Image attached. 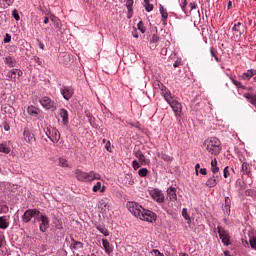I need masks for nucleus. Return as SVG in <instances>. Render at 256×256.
<instances>
[{"mask_svg": "<svg viewBox=\"0 0 256 256\" xmlns=\"http://www.w3.org/2000/svg\"><path fill=\"white\" fill-rule=\"evenodd\" d=\"M155 88L160 89L161 95L164 97L166 103H168V105L173 110L175 117H181V114L183 113V105L181 104V102H179V98L173 95L171 93V90H169L166 86H164L163 83L159 81L155 84Z\"/></svg>", "mask_w": 256, "mask_h": 256, "instance_id": "obj_1", "label": "nucleus"}, {"mask_svg": "<svg viewBox=\"0 0 256 256\" xmlns=\"http://www.w3.org/2000/svg\"><path fill=\"white\" fill-rule=\"evenodd\" d=\"M127 207L128 211H130L134 217H137V219H141V221H147L148 223H155V221H157V214L143 208V206L137 202H128Z\"/></svg>", "mask_w": 256, "mask_h": 256, "instance_id": "obj_2", "label": "nucleus"}, {"mask_svg": "<svg viewBox=\"0 0 256 256\" xmlns=\"http://www.w3.org/2000/svg\"><path fill=\"white\" fill-rule=\"evenodd\" d=\"M203 147L206 149L210 155L217 156L221 153L223 150V147L221 146V140L217 137H208L203 142Z\"/></svg>", "mask_w": 256, "mask_h": 256, "instance_id": "obj_3", "label": "nucleus"}, {"mask_svg": "<svg viewBox=\"0 0 256 256\" xmlns=\"http://www.w3.org/2000/svg\"><path fill=\"white\" fill-rule=\"evenodd\" d=\"M74 175L77 181H80L82 183H92V181H101V174L95 171L85 172L81 169H76Z\"/></svg>", "mask_w": 256, "mask_h": 256, "instance_id": "obj_4", "label": "nucleus"}, {"mask_svg": "<svg viewBox=\"0 0 256 256\" xmlns=\"http://www.w3.org/2000/svg\"><path fill=\"white\" fill-rule=\"evenodd\" d=\"M44 133L50 139V141L54 144L59 143L61 139V133L57 128L49 125L44 128Z\"/></svg>", "mask_w": 256, "mask_h": 256, "instance_id": "obj_5", "label": "nucleus"}, {"mask_svg": "<svg viewBox=\"0 0 256 256\" xmlns=\"http://www.w3.org/2000/svg\"><path fill=\"white\" fill-rule=\"evenodd\" d=\"M39 103L46 111H57V102L49 96L40 97Z\"/></svg>", "mask_w": 256, "mask_h": 256, "instance_id": "obj_6", "label": "nucleus"}, {"mask_svg": "<svg viewBox=\"0 0 256 256\" xmlns=\"http://www.w3.org/2000/svg\"><path fill=\"white\" fill-rule=\"evenodd\" d=\"M217 231L223 245L229 247L231 245V234L229 231L223 228V226H217Z\"/></svg>", "mask_w": 256, "mask_h": 256, "instance_id": "obj_7", "label": "nucleus"}, {"mask_svg": "<svg viewBox=\"0 0 256 256\" xmlns=\"http://www.w3.org/2000/svg\"><path fill=\"white\" fill-rule=\"evenodd\" d=\"M40 213H41V211H39L38 209L26 210L22 216L23 223H29V221H31L33 219V217H34V219L37 220V217H39Z\"/></svg>", "mask_w": 256, "mask_h": 256, "instance_id": "obj_8", "label": "nucleus"}, {"mask_svg": "<svg viewBox=\"0 0 256 256\" xmlns=\"http://www.w3.org/2000/svg\"><path fill=\"white\" fill-rule=\"evenodd\" d=\"M149 195L156 203H165V194H163V191L154 188L149 191Z\"/></svg>", "mask_w": 256, "mask_h": 256, "instance_id": "obj_9", "label": "nucleus"}, {"mask_svg": "<svg viewBox=\"0 0 256 256\" xmlns=\"http://www.w3.org/2000/svg\"><path fill=\"white\" fill-rule=\"evenodd\" d=\"M36 221L40 223L39 228L42 233H45V231L49 229V217H47L46 215L40 212L36 218Z\"/></svg>", "mask_w": 256, "mask_h": 256, "instance_id": "obj_10", "label": "nucleus"}, {"mask_svg": "<svg viewBox=\"0 0 256 256\" xmlns=\"http://www.w3.org/2000/svg\"><path fill=\"white\" fill-rule=\"evenodd\" d=\"M60 93L66 101H69L73 95H75V89H73L71 86H62L60 88Z\"/></svg>", "mask_w": 256, "mask_h": 256, "instance_id": "obj_11", "label": "nucleus"}, {"mask_svg": "<svg viewBox=\"0 0 256 256\" xmlns=\"http://www.w3.org/2000/svg\"><path fill=\"white\" fill-rule=\"evenodd\" d=\"M23 137L26 143H29L30 145L37 141V139L35 138V134L33 133V131H31V129H29V127L24 128Z\"/></svg>", "mask_w": 256, "mask_h": 256, "instance_id": "obj_12", "label": "nucleus"}, {"mask_svg": "<svg viewBox=\"0 0 256 256\" xmlns=\"http://www.w3.org/2000/svg\"><path fill=\"white\" fill-rule=\"evenodd\" d=\"M219 181H221V176L213 174L211 177L207 179L205 185L206 187H209V189H213V187H217Z\"/></svg>", "mask_w": 256, "mask_h": 256, "instance_id": "obj_13", "label": "nucleus"}, {"mask_svg": "<svg viewBox=\"0 0 256 256\" xmlns=\"http://www.w3.org/2000/svg\"><path fill=\"white\" fill-rule=\"evenodd\" d=\"M6 77L10 81H13L15 83V81H17L19 77H23V71H21L20 69L14 68L7 73Z\"/></svg>", "mask_w": 256, "mask_h": 256, "instance_id": "obj_14", "label": "nucleus"}, {"mask_svg": "<svg viewBox=\"0 0 256 256\" xmlns=\"http://www.w3.org/2000/svg\"><path fill=\"white\" fill-rule=\"evenodd\" d=\"M134 156L136 157V159H138L140 165L142 166L149 165V159L145 157V154H143L141 150L135 151Z\"/></svg>", "mask_w": 256, "mask_h": 256, "instance_id": "obj_15", "label": "nucleus"}, {"mask_svg": "<svg viewBox=\"0 0 256 256\" xmlns=\"http://www.w3.org/2000/svg\"><path fill=\"white\" fill-rule=\"evenodd\" d=\"M256 75V69H249L246 72L242 73V75H240V79L242 81H251L252 77H255Z\"/></svg>", "mask_w": 256, "mask_h": 256, "instance_id": "obj_16", "label": "nucleus"}, {"mask_svg": "<svg viewBox=\"0 0 256 256\" xmlns=\"http://www.w3.org/2000/svg\"><path fill=\"white\" fill-rule=\"evenodd\" d=\"M167 197L169 201L175 202L177 201V188L170 186L167 190Z\"/></svg>", "mask_w": 256, "mask_h": 256, "instance_id": "obj_17", "label": "nucleus"}, {"mask_svg": "<svg viewBox=\"0 0 256 256\" xmlns=\"http://www.w3.org/2000/svg\"><path fill=\"white\" fill-rule=\"evenodd\" d=\"M0 153H4L5 155H9V153H11V141L0 143Z\"/></svg>", "mask_w": 256, "mask_h": 256, "instance_id": "obj_18", "label": "nucleus"}, {"mask_svg": "<svg viewBox=\"0 0 256 256\" xmlns=\"http://www.w3.org/2000/svg\"><path fill=\"white\" fill-rule=\"evenodd\" d=\"M102 247H103L106 255H111V253H113V245L109 242V240L103 238L102 239Z\"/></svg>", "mask_w": 256, "mask_h": 256, "instance_id": "obj_19", "label": "nucleus"}, {"mask_svg": "<svg viewBox=\"0 0 256 256\" xmlns=\"http://www.w3.org/2000/svg\"><path fill=\"white\" fill-rule=\"evenodd\" d=\"M27 113L31 117H39V113H41V109L37 108V106L30 105L27 108Z\"/></svg>", "mask_w": 256, "mask_h": 256, "instance_id": "obj_20", "label": "nucleus"}, {"mask_svg": "<svg viewBox=\"0 0 256 256\" xmlns=\"http://www.w3.org/2000/svg\"><path fill=\"white\" fill-rule=\"evenodd\" d=\"M59 115L63 125H69V112L65 108L60 109Z\"/></svg>", "mask_w": 256, "mask_h": 256, "instance_id": "obj_21", "label": "nucleus"}, {"mask_svg": "<svg viewBox=\"0 0 256 256\" xmlns=\"http://www.w3.org/2000/svg\"><path fill=\"white\" fill-rule=\"evenodd\" d=\"M10 219V216H0V229H8Z\"/></svg>", "mask_w": 256, "mask_h": 256, "instance_id": "obj_22", "label": "nucleus"}, {"mask_svg": "<svg viewBox=\"0 0 256 256\" xmlns=\"http://www.w3.org/2000/svg\"><path fill=\"white\" fill-rule=\"evenodd\" d=\"M244 175H247L248 177H253V174L251 173V166L249 163L243 162L241 167Z\"/></svg>", "mask_w": 256, "mask_h": 256, "instance_id": "obj_23", "label": "nucleus"}, {"mask_svg": "<svg viewBox=\"0 0 256 256\" xmlns=\"http://www.w3.org/2000/svg\"><path fill=\"white\" fill-rule=\"evenodd\" d=\"M135 2L133 0H127L126 1V7H127V10H128V13H127V17L128 19H131V17H133V4Z\"/></svg>", "mask_w": 256, "mask_h": 256, "instance_id": "obj_24", "label": "nucleus"}, {"mask_svg": "<svg viewBox=\"0 0 256 256\" xmlns=\"http://www.w3.org/2000/svg\"><path fill=\"white\" fill-rule=\"evenodd\" d=\"M244 97H245V99H247L248 102L251 103V105L256 107V94H254V93H245Z\"/></svg>", "mask_w": 256, "mask_h": 256, "instance_id": "obj_25", "label": "nucleus"}, {"mask_svg": "<svg viewBox=\"0 0 256 256\" xmlns=\"http://www.w3.org/2000/svg\"><path fill=\"white\" fill-rule=\"evenodd\" d=\"M105 189H106L105 185H103L101 182H97V183L93 186L92 191H93L94 193H97L98 191H100V193H105Z\"/></svg>", "mask_w": 256, "mask_h": 256, "instance_id": "obj_26", "label": "nucleus"}, {"mask_svg": "<svg viewBox=\"0 0 256 256\" xmlns=\"http://www.w3.org/2000/svg\"><path fill=\"white\" fill-rule=\"evenodd\" d=\"M160 14L162 17L163 25H167V19L169 17V14L167 13V9H165L163 6H160Z\"/></svg>", "mask_w": 256, "mask_h": 256, "instance_id": "obj_27", "label": "nucleus"}, {"mask_svg": "<svg viewBox=\"0 0 256 256\" xmlns=\"http://www.w3.org/2000/svg\"><path fill=\"white\" fill-rule=\"evenodd\" d=\"M13 3H15V0H0V7L1 9H8Z\"/></svg>", "mask_w": 256, "mask_h": 256, "instance_id": "obj_28", "label": "nucleus"}, {"mask_svg": "<svg viewBox=\"0 0 256 256\" xmlns=\"http://www.w3.org/2000/svg\"><path fill=\"white\" fill-rule=\"evenodd\" d=\"M211 172L213 173V175H217V173H219V166H217V158H214L211 161Z\"/></svg>", "mask_w": 256, "mask_h": 256, "instance_id": "obj_29", "label": "nucleus"}, {"mask_svg": "<svg viewBox=\"0 0 256 256\" xmlns=\"http://www.w3.org/2000/svg\"><path fill=\"white\" fill-rule=\"evenodd\" d=\"M157 43H159V36L157 34H154L150 38V47H151V49H155L157 47Z\"/></svg>", "mask_w": 256, "mask_h": 256, "instance_id": "obj_30", "label": "nucleus"}, {"mask_svg": "<svg viewBox=\"0 0 256 256\" xmlns=\"http://www.w3.org/2000/svg\"><path fill=\"white\" fill-rule=\"evenodd\" d=\"M99 208L102 211H105L106 209H109V201L107 200V198H104V199L99 201Z\"/></svg>", "mask_w": 256, "mask_h": 256, "instance_id": "obj_31", "label": "nucleus"}, {"mask_svg": "<svg viewBox=\"0 0 256 256\" xmlns=\"http://www.w3.org/2000/svg\"><path fill=\"white\" fill-rule=\"evenodd\" d=\"M231 171L232 173H235V169L230 168L229 166H226L223 170V177L224 179H228V177H231Z\"/></svg>", "mask_w": 256, "mask_h": 256, "instance_id": "obj_32", "label": "nucleus"}, {"mask_svg": "<svg viewBox=\"0 0 256 256\" xmlns=\"http://www.w3.org/2000/svg\"><path fill=\"white\" fill-rule=\"evenodd\" d=\"M242 27H243V23L241 22L235 23L234 26L232 27V31H234V33H239V35H243V32H241Z\"/></svg>", "mask_w": 256, "mask_h": 256, "instance_id": "obj_33", "label": "nucleus"}, {"mask_svg": "<svg viewBox=\"0 0 256 256\" xmlns=\"http://www.w3.org/2000/svg\"><path fill=\"white\" fill-rule=\"evenodd\" d=\"M5 65H8V67H15V59L13 57L8 56L4 59Z\"/></svg>", "mask_w": 256, "mask_h": 256, "instance_id": "obj_34", "label": "nucleus"}, {"mask_svg": "<svg viewBox=\"0 0 256 256\" xmlns=\"http://www.w3.org/2000/svg\"><path fill=\"white\" fill-rule=\"evenodd\" d=\"M96 229L105 237H109V230L101 225L96 226Z\"/></svg>", "mask_w": 256, "mask_h": 256, "instance_id": "obj_35", "label": "nucleus"}, {"mask_svg": "<svg viewBox=\"0 0 256 256\" xmlns=\"http://www.w3.org/2000/svg\"><path fill=\"white\" fill-rule=\"evenodd\" d=\"M58 165H59V167H69V161H67V159L61 157L58 159Z\"/></svg>", "mask_w": 256, "mask_h": 256, "instance_id": "obj_36", "label": "nucleus"}, {"mask_svg": "<svg viewBox=\"0 0 256 256\" xmlns=\"http://www.w3.org/2000/svg\"><path fill=\"white\" fill-rule=\"evenodd\" d=\"M144 7L148 13L153 10V4H151L150 0H144Z\"/></svg>", "mask_w": 256, "mask_h": 256, "instance_id": "obj_37", "label": "nucleus"}, {"mask_svg": "<svg viewBox=\"0 0 256 256\" xmlns=\"http://www.w3.org/2000/svg\"><path fill=\"white\" fill-rule=\"evenodd\" d=\"M245 195L247 197H252V199H256V191L254 189H248L245 191Z\"/></svg>", "mask_w": 256, "mask_h": 256, "instance_id": "obj_38", "label": "nucleus"}, {"mask_svg": "<svg viewBox=\"0 0 256 256\" xmlns=\"http://www.w3.org/2000/svg\"><path fill=\"white\" fill-rule=\"evenodd\" d=\"M182 217L188 221V223H191V216H189V213H187V208L182 209Z\"/></svg>", "mask_w": 256, "mask_h": 256, "instance_id": "obj_39", "label": "nucleus"}, {"mask_svg": "<svg viewBox=\"0 0 256 256\" xmlns=\"http://www.w3.org/2000/svg\"><path fill=\"white\" fill-rule=\"evenodd\" d=\"M138 175L139 177H147V175H149V170L147 168H141L138 171Z\"/></svg>", "mask_w": 256, "mask_h": 256, "instance_id": "obj_40", "label": "nucleus"}, {"mask_svg": "<svg viewBox=\"0 0 256 256\" xmlns=\"http://www.w3.org/2000/svg\"><path fill=\"white\" fill-rule=\"evenodd\" d=\"M210 53H211V57H214L215 61L217 63H219L221 60L219 59V56H217V51L215 50V48H211L210 49Z\"/></svg>", "mask_w": 256, "mask_h": 256, "instance_id": "obj_41", "label": "nucleus"}, {"mask_svg": "<svg viewBox=\"0 0 256 256\" xmlns=\"http://www.w3.org/2000/svg\"><path fill=\"white\" fill-rule=\"evenodd\" d=\"M3 213L4 214L9 213V206L5 204H0V215Z\"/></svg>", "mask_w": 256, "mask_h": 256, "instance_id": "obj_42", "label": "nucleus"}, {"mask_svg": "<svg viewBox=\"0 0 256 256\" xmlns=\"http://www.w3.org/2000/svg\"><path fill=\"white\" fill-rule=\"evenodd\" d=\"M160 158L163 160V161H166L167 163L173 161V157L167 155V154H161L160 155Z\"/></svg>", "mask_w": 256, "mask_h": 256, "instance_id": "obj_43", "label": "nucleus"}, {"mask_svg": "<svg viewBox=\"0 0 256 256\" xmlns=\"http://www.w3.org/2000/svg\"><path fill=\"white\" fill-rule=\"evenodd\" d=\"M73 249H83V243L79 241H74L72 243Z\"/></svg>", "mask_w": 256, "mask_h": 256, "instance_id": "obj_44", "label": "nucleus"}, {"mask_svg": "<svg viewBox=\"0 0 256 256\" xmlns=\"http://www.w3.org/2000/svg\"><path fill=\"white\" fill-rule=\"evenodd\" d=\"M232 83L233 85H235L236 87H238V89H245L243 83H241L240 81H237L235 79H232Z\"/></svg>", "mask_w": 256, "mask_h": 256, "instance_id": "obj_45", "label": "nucleus"}, {"mask_svg": "<svg viewBox=\"0 0 256 256\" xmlns=\"http://www.w3.org/2000/svg\"><path fill=\"white\" fill-rule=\"evenodd\" d=\"M249 243H250L251 248L256 251V237L250 238Z\"/></svg>", "mask_w": 256, "mask_h": 256, "instance_id": "obj_46", "label": "nucleus"}, {"mask_svg": "<svg viewBox=\"0 0 256 256\" xmlns=\"http://www.w3.org/2000/svg\"><path fill=\"white\" fill-rule=\"evenodd\" d=\"M132 167H133L134 171H137V169H139L141 167V164L139 161L133 160Z\"/></svg>", "mask_w": 256, "mask_h": 256, "instance_id": "obj_47", "label": "nucleus"}, {"mask_svg": "<svg viewBox=\"0 0 256 256\" xmlns=\"http://www.w3.org/2000/svg\"><path fill=\"white\" fill-rule=\"evenodd\" d=\"M2 127H3L4 131H10V129H11V126L9 125V122H7V121H4L2 123Z\"/></svg>", "mask_w": 256, "mask_h": 256, "instance_id": "obj_48", "label": "nucleus"}, {"mask_svg": "<svg viewBox=\"0 0 256 256\" xmlns=\"http://www.w3.org/2000/svg\"><path fill=\"white\" fill-rule=\"evenodd\" d=\"M12 17H14L16 21H19L21 19V16H19V12H17V10L12 11Z\"/></svg>", "mask_w": 256, "mask_h": 256, "instance_id": "obj_49", "label": "nucleus"}, {"mask_svg": "<svg viewBox=\"0 0 256 256\" xmlns=\"http://www.w3.org/2000/svg\"><path fill=\"white\" fill-rule=\"evenodd\" d=\"M139 31H141L142 33H145L146 29H145V25L143 24V22H139L137 25Z\"/></svg>", "mask_w": 256, "mask_h": 256, "instance_id": "obj_50", "label": "nucleus"}, {"mask_svg": "<svg viewBox=\"0 0 256 256\" xmlns=\"http://www.w3.org/2000/svg\"><path fill=\"white\" fill-rule=\"evenodd\" d=\"M223 212L225 215H231V206H223Z\"/></svg>", "mask_w": 256, "mask_h": 256, "instance_id": "obj_51", "label": "nucleus"}, {"mask_svg": "<svg viewBox=\"0 0 256 256\" xmlns=\"http://www.w3.org/2000/svg\"><path fill=\"white\" fill-rule=\"evenodd\" d=\"M223 206L231 207V198L225 197Z\"/></svg>", "mask_w": 256, "mask_h": 256, "instance_id": "obj_52", "label": "nucleus"}, {"mask_svg": "<svg viewBox=\"0 0 256 256\" xmlns=\"http://www.w3.org/2000/svg\"><path fill=\"white\" fill-rule=\"evenodd\" d=\"M151 254L154 256H165V254L161 253L159 250H152Z\"/></svg>", "mask_w": 256, "mask_h": 256, "instance_id": "obj_53", "label": "nucleus"}, {"mask_svg": "<svg viewBox=\"0 0 256 256\" xmlns=\"http://www.w3.org/2000/svg\"><path fill=\"white\" fill-rule=\"evenodd\" d=\"M182 2L180 3L182 11L185 12V9L187 7V0H181Z\"/></svg>", "mask_w": 256, "mask_h": 256, "instance_id": "obj_54", "label": "nucleus"}, {"mask_svg": "<svg viewBox=\"0 0 256 256\" xmlns=\"http://www.w3.org/2000/svg\"><path fill=\"white\" fill-rule=\"evenodd\" d=\"M4 43H11V36L7 33L4 37Z\"/></svg>", "mask_w": 256, "mask_h": 256, "instance_id": "obj_55", "label": "nucleus"}, {"mask_svg": "<svg viewBox=\"0 0 256 256\" xmlns=\"http://www.w3.org/2000/svg\"><path fill=\"white\" fill-rule=\"evenodd\" d=\"M34 61L35 63H37V65H40V66L43 65V61H41V58H39L38 56L34 57Z\"/></svg>", "mask_w": 256, "mask_h": 256, "instance_id": "obj_56", "label": "nucleus"}, {"mask_svg": "<svg viewBox=\"0 0 256 256\" xmlns=\"http://www.w3.org/2000/svg\"><path fill=\"white\" fill-rule=\"evenodd\" d=\"M5 243V235L0 234V249L3 247V244Z\"/></svg>", "mask_w": 256, "mask_h": 256, "instance_id": "obj_57", "label": "nucleus"}, {"mask_svg": "<svg viewBox=\"0 0 256 256\" xmlns=\"http://www.w3.org/2000/svg\"><path fill=\"white\" fill-rule=\"evenodd\" d=\"M105 148L107 151L111 152V141L106 142Z\"/></svg>", "mask_w": 256, "mask_h": 256, "instance_id": "obj_58", "label": "nucleus"}, {"mask_svg": "<svg viewBox=\"0 0 256 256\" xmlns=\"http://www.w3.org/2000/svg\"><path fill=\"white\" fill-rule=\"evenodd\" d=\"M182 63L181 60H176L173 64V67L177 68V67H181Z\"/></svg>", "mask_w": 256, "mask_h": 256, "instance_id": "obj_59", "label": "nucleus"}, {"mask_svg": "<svg viewBox=\"0 0 256 256\" xmlns=\"http://www.w3.org/2000/svg\"><path fill=\"white\" fill-rule=\"evenodd\" d=\"M189 7H190L191 11H193V9H197V4L195 2H192L189 4Z\"/></svg>", "mask_w": 256, "mask_h": 256, "instance_id": "obj_60", "label": "nucleus"}, {"mask_svg": "<svg viewBox=\"0 0 256 256\" xmlns=\"http://www.w3.org/2000/svg\"><path fill=\"white\" fill-rule=\"evenodd\" d=\"M199 173H200L201 175H207V168H201V169L199 170Z\"/></svg>", "mask_w": 256, "mask_h": 256, "instance_id": "obj_61", "label": "nucleus"}, {"mask_svg": "<svg viewBox=\"0 0 256 256\" xmlns=\"http://www.w3.org/2000/svg\"><path fill=\"white\" fill-rule=\"evenodd\" d=\"M199 169H201V165L200 164H196L195 165L196 175H199Z\"/></svg>", "mask_w": 256, "mask_h": 256, "instance_id": "obj_62", "label": "nucleus"}, {"mask_svg": "<svg viewBox=\"0 0 256 256\" xmlns=\"http://www.w3.org/2000/svg\"><path fill=\"white\" fill-rule=\"evenodd\" d=\"M132 35L135 37V39H139V34L136 32V30L132 32Z\"/></svg>", "mask_w": 256, "mask_h": 256, "instance_id": "obj_63", "label": "nucleus"}, {"mask_svg": "<svg viewBox=\"0 0 256 256\" xmlns=\"http://www.w3.org/2000/svg\"><path fill=\"white\" fill-rule=\"evenodd\" d=\"M224 256H231L228 250L224 251Z\"/></svg>", "mask_w": 256, "mask_h": 256, "instance_id": "obj_64", "label": "nucleus"}]
</instances>
